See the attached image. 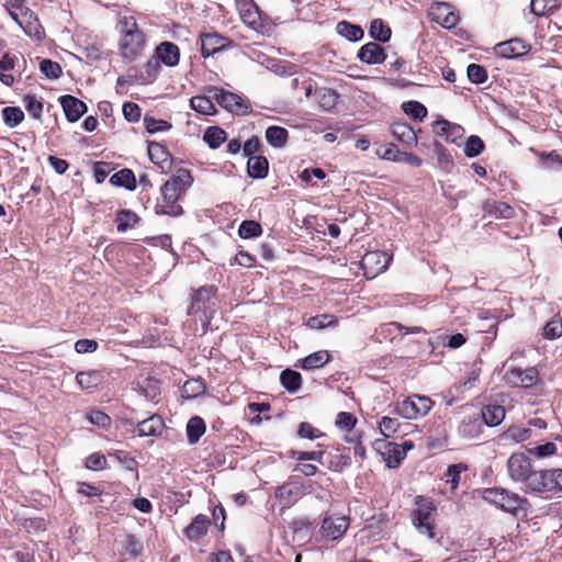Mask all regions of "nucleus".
<instances>
[{"mask_svg": "<svg viewBox=\"0 0 562 562\" xmlns=\"http://www.w3.org/2000/svg\"><path fill=\"white\" fill-rule=\"evenodd\" d=\"M234 4L239 19L248 29L262 33L270 26L269 16L255 0H234Z\"/></svg>", "mask_w": 562, "mask_h": 562, "instance_id": "5", "label": "nucleus"}, {"mask_svg": "<svg viewBox=\"0 0 562 562\" xmlns=\"http://www.w3.org/2000/svg\"><path fill=\"white\" fill-rule=\"evenodd\" d=\"M211 526V519L203 514L196 515L184 528L183 533L189 541H199L206 536Z\"/></svg>", "mask_w": 562, "mask_h": 562, "instance_id": "23", "label": "nucleus"}, {"mask_svg": "<svg viewBox=\"0 0 562 562\" xmlns=\"http://www.w3.org/2000/svg\"><path fill=\"white\" fill-rule=\"evenodd\" d=\"M428 19L443 29L451 30L459 23L460 15L448 2H434L428 10Z\"/></svg>", "mask_w": 562, "mask_h": 562, "instance_id": "10", "label": "nucleus"}, {"mask_svg": "<svg viewBox=\"0 0 562 562\" xmlns=\"http://www.w3.org/2000/svg\"><path fill=\"white\" fill-rule=\"evenodd\" d=\"M560 7V0H531L530 2V10L536 16L553 14Z\"/></svg>", "mask_w": 562, "mask_h": 562, "instance_id": "40", "label": "nucleus"}, {"mask_svg": "<svg viewBox=\"0 0 562 562\" xmlns=\"http://www.w3.org/2000/svg\"><path fill=\"white\" fill-rule=\"evenodd\" d=\"M537 434L526 425H512L498 436V439L505 443H520L532 439Z\"/></svg>", "mask_w": 562, "mask_h": 562, "instance_id": "24", "label": "nucleus"}, {"mask_svg": "<svg viewBox=\"0 0 562 562\" xmlns=\"http://www.w3.org/2000/svg\"><path fill=\"white\" fill-rule=\"evenodd\" d=\"M434 406V402L426 395H411L404 401L397 402L395 413L406 419H417L427 415Z\"/></svg>", "mask_w": 562, "mask_h": 562, "instance_id": "7", "label": "nucleus"}, {"mask_svg": "<svg viewBox=\"0 0 562 562\" xmlns=\"http://www.w3.org/2000/svg\"><path fill=\"white\" fill-rule=\"evenodd\" d=\"M75 36L76 46L83 57L89 60L101 58L103 45L95 35L83 29L76 27Z\"/></svg>", "mask_w": 562, "mask_h": 562, "instance_id": "11", "label": "nucleus"}, {"mask_svg": "<svg viewBox=\"0 0 562 562\" xmlns=\"http://www.w3.org/2000/svg\"><path fill=\"white\" fill-rule=\"evenodd\" d=\"M503 380L510 387L529 389L543 384L536 367H510L505 371Z\"/></svg>", "mask_w": 562, "mask_h": 562, "instance_id": "8", "label": "nucleus"}, {"mask_svg": "<svg viewBox=\"0 0 562 562\" xmlns=\"http://www.w3.org/2000/svg\"><path fill=\"white\" fill-rule=\"evenodd\" d=\"M369 35L381 43H386L392 36V30L382 19H374L370 23Z\"/></svg>", "mask_w": 562, "mask_h": 562, "instance_id": "38", "label": "nucleus"}, {"mask_svg": "<svg viewBox=\"0 0 562 562\" xmlns=\"http://www.w3.org/2000/svg\"><path fill=\"white\" fill-rule=\"evenodd\" d=\"M262 226L252 220L243 221L238 227V236L243 239L259 237L262 235Z\"/></svg>", "mask_w": 562, "mask_h": 562, "instance_id": "47", "label": "nucleus"}, {"mask_svg": "<svg viewBox=\"0 0 562 562\" xmlns=\"http://www.w3.org/2000/svg\"><path fill=\"white\" fill-rule=\"evenodd\" d=\"M108 464L106 458L100 452H94L86 458L85 467L91 471H100L105 469Z\"/></svg>", "mask_w": 562, "mask_h": 562, "instance_id": "62", "label": "nucleus"}, {"mask_svg": "<svg viewBox=\"0 0 562 562\" xmlns=\"http://www.w3.org/2000/svg\"><path fill=\"white\" fill-rule=\"evenodd\" d=\"M87 418L91 424L100 428L108 429L111 427V417L102 411L91 409L87 414Z\"/></svg>", "mask_w": 562, "mask_h": 562, "instance_id": "58", "label": "nucleus"}, {"mask_svg": "<svg viewBox=\"0 0 562 562\" xmlns=\"http://www.w3.org/2000/svg\"><path fill=\"white\" fill-rule=\"evenodd\" d=\"M305 494V486L300 481L290 480L276 490L274 497L283 507L293 506Z\"/></svg>", "mask_w": 562, "mask_h": 562, "instance_id": "14", "label": "nucleus"}, {"mask_svg": "<svg viewBox=\"0 0 562 562\" xmlns=\"http://www.w3.org/2000/svg\"><path fill=\"white\" fill-rule=\"evenodd\" d=\"M193 178L188 169H178L161 187L162 203L155 206L158 215L178 217L183 214V209L178 204L186 191L192 186Z\"/></svg>", "mask_w": 562, "mask_h": 562, "instance_id": "1", "label": "nucleus"}, {"mask_svg": "<svg viewBox=\"0 0 562 562\" xmlns=\"http://www.w3.org/2000/svg\"><path fill=\"white\" fill-rule=\"evenodd\" d=\"M116 229L120 233H125L134 228L140 221L139 216L132 210H119L115 214Z\"/></svg>", "mask_w": 562, "mask_h": 562, "instance_id": "35", "label": "nucleus"}, {"mask_svg": "<svg viewBox=\"0 0 562 562\" xmlns=\"http://www.w3.org/2000/svg\"><path fill=\"white\" fill-rule=\"evenodd\" d=\"M144 125L145 130L149 134H154L157 132H167L172 127V124L170 122L161 119H155L147 114L144 116Z\"/></svg>", "mask_w": 562, "mask_h": 562, "instance_id": "53", "label": "nucleus"}, {"mask_svg": "<svg viewBox=\"0 0 562 562\" xmlns=\"http://www.w3.org/2000/svg\"><path fill=\"white\" fill-rule=\"evenodd\" d=\"M336 30L339 35L346 37L348 41L357 42L363 38L364 31L360 25L352 24L348 21L338 22Z\"/></svg>", "mask_w": 562, "mask_h": 562, "instance_id": "44", "label": "nucleus"}, {"mask_svg": "<svg viewBox=\"0 0 562 562\" xmlns=\"http://www.w3.org/2000/svg\"><path fill=\"white\" fill-rule=\"evenodd\" d=\"M531 492L562 493V468L538 470L531 477Z\"/></svg>", "mask_w": 562, "mask_h": 562, "instance_id": "6", "label": "nucleus"}, {"mask_svg": "<svg viewBox=\"0 0 562 562\" xmlns=\"http://www.w3.org/2000/svg\"><path fill=\"white\" fill-rule=\"evenodd\" d=\"M505 415L506 411L504 406L496 403H490L481 408V413L477 416H480L482 424L488 427H495L504 420Z\"/></svg>", "mask_w": 562, "mask_h": 562, "instance_id": "26", "label": "nucleus"}, {"mask_svg": "<svg viewBox=\"0 0 562 562\" xmlns=\"http://www.w3.org/2000/svg\"><path fill=\"white\" fill-rule=\"evenodd\" d=\"M123 24L128 27L120 42L121 56L128 60H136L145 49V34L138 30L136 20L133 16L124 18Z\"/></svg>", "mask_w": 562, "mask_h": 562, "instance_id": "2", "label": "nucleus"}, {"mask_svg": "<svg viewBox=\"0 0 562 562\" xmlns=\"http://www.w3.org/2000/svg\"><path fill=\"white\" fill-rule=\"evenodd\" d=\"M507 470L513 481L524 483L531 491V477L537 471L532 469V463L527 456L513 453L507 461Z\"/></svg>", "mask_w": 562, "mask_h": 562, "instance_id": "9", "label": "nucleus"}, {"mask_svg": "<svg viewBox=\"0 0 562 562\" xmlns=\"http://www.w3.org/2000/svg\"><path fill=\"white\" fill-rule=\"evenodd\" d=\"M187 439L190 445H195L199 442L201 437L206 431V425L202 417L193 416L187 423Z\"/></svg>", "mask_w": 562, "mask_h": 562, "instance_id": "36", "label": "nucleus"}, {"mask_svg": "<svg viewBox=\"0 0 562 562\" xmlns=\"http://www.w3.org/2000/svg\"><path fill=\"white\" fill-rule=\"evenodd\" d=\"M191 108L200 114L211 115L216 112L215 105L209 97L195 95L190 99Z\"/></svg>", "mask_w": 562, "mask_h": 562, "instance_id": "48", "label": "nucleus"}, {"mask_svg": "<svg viewBox=\"0 0 562 562\" xmlns=\"http://www.w3.org/2000/svg\"><path fill=\"white\" fill-rule=\"evenodd\" d=\"M314 522L308 518H299L291 522V529L293 531V538L300 537L303 538L306 536L313 528Z\"/></svg>", "mask_w": 562, "mask_h": 562, "instance_id": "59", "label": "nucleus"}, {"mask_svg": "<svg viewBox=\"0 0 562 562\" xmlns=\"http://www.w3.org/2000/svg\"><path fill=\"white\" fill-rule=\"evenodd\" d=\"M40 69L48 79H57L63 72L60 65L50 59H43L40 63Z\"/></svg>", "mask_w": 562, "mask_h": 562, "instance_id": "61", "label": "nucleus"}, {"mask_svg": "<svg viewBox=\"0 0 562 562\" xmlns=\"http://www.w3.org/2000/svg\"><path fill=\"white\" fill-rule=\"evenodd\" d=\"M201 41V55L207 58L226 47L231 46L233 41L220 33H202L200 35Z\"/></svg>", "mask_w": 562, "mask_h": 562, "instance_id": "15", "label": "nucleus"}, {"mask_svg": "<svg viewBox=\"0 0 562 562\" xmlns=\"http://www.w3.org/2000/svg\"><path fill=\"white\" fill-rule=\"evenodd\" d=\"M104 381V372L102 370L80 371L76 374L77 384L87 392L98 389Z\"/></svg>", "mask_w": 562, "mask_h": 562, "instance_id": "27", "label": "nucleus"}, {"mask_svg": "<svg viewBox=\"0 0 562 562\" xmlns=\"http://www.w3.org/2000/svg\"><path fill=\"white\" fill-rule=\"evenodd\" d=\"M387 55L385 49L376 42H369L360 47L357 58L367 65L383 64Z\"/></svg>", "mask_w": 562, "mask_h": 562, "instance_id": "21", "label": "nucleus"}, {"mask_svg": "<svg viewBox=\"0 0 562 562\" xmlns=\"http://www.w3.org/2000/svg\"><path fill=\"white\" fill-rule=\"evenodd\" d=\"M15 18L16 20L14 21L23 29L26 35L38 40L42 37L44 30L38 18L31 9L25 8L23 11L19 12Z\"/></svg>", "mask_w": 562, "mask_h": 562, "instance_id": "20", "label": "nucleus"}, {"mask_svg": "<svg viewBox=\"0 0 562 562\" xmlns=\"http://www.w3.org/2000/svg\"><path fill=\"white\" fill-rule=\"evenodd\" d=\"M485 214L494 216L495 218H512L515 215L514 209L506 202L502 201H485L483 204Z\"/></svg>", "mask_w": 562, "mask_h": 562, "instance_id": "30", "label": "nucleus"}, {"mask_svg": "<svg viewBox=\"0 0 562 562\" xmlns=\"http://www.w3.org/2000/svg\"><path fill=\"white\" fill-rule=\"evenodd\" d=\"M416 509L412 513V522L415 528L428 538H435V518L437 507L434 501L427 496L415 497Z\"/></svg>", "mask_w": 562, "mask_h": 562, "instance_id": "4", "label": "nucleus"}, {"mask_svg": "<svg viewBox=\"0 0 562 562\" xmlns=\"http://www.w3.org/2000/svg\"><path fill=\"white\" fill-rule=\"evenodd\" d=\"M392 135L407 146L417 145V135L414 128L404 122H395L391 125Z\"/></svg>", "mask_w": 562, "mask_h": 562, "instance_id": "29", "label": "nucleus"}, {"mask_svg": "<svg viewBox=\"0 0 562 562\" xmlns=\"http://www.w3.org/2000/svg\"><path fill=\"white\" fill-rule=\"evenodd\" d=\"M469 467L465 463L450 464L446 472V483L450 485V491L454 492L460 483L461 473L468 471Z\"/></svg>", "mask_w": 562, "mask_h": 562, "instance_id": "46", "label": "nucleus"}, {"mask_svg": "<svg viewBox=\"0 0 562 562\" xmlns=\"http://www.w3.org/2000/svg\"><path fill=\"white\" fill-rule=\"evenodd\" d=\"M24 105L30 115L40 119L43 112V103L37 100L35 94H26L24 97Z\"/></svg>", "mask_w": 562, "mask_h": 562, "instance_id": "60", "label": "nucleus"}, {"mask_svg": "<svg viewBox=\"0 0 562 562\" xmlns=\"http://www.w3.org/2000/svg\"><path fill=\"white\" fill-rule=\"evenodd\" d=\"M302 375L300 372L285 369L280 374L281 385L290 393L297 392L302 386Z\"/></svg>", "mask_w": 562, "mask_h": 562, "instance_id": "43", "label": "nucleus"}, {"mask_svg": "<svg viewBox=\"0 0 562 562\" xmlns=\"http://www.w3.org/2000/svg\"><path fill=\"white\" fill-rule=\"evenodd\" d=\"M339 99L338 92L333 88L315 87L314 101L324 111H331Z\"/></svg>", "mask_w": 562, "mask_h": 562, "instance_id": "28", "label": "nucleus"}, {"mask_svg": "<svg viewBox=\"0 0 562 562\" xmlns=\"http://www.w3.org/2000/svg\"><path fill=\"white\" fill-rule=\"evenodd\" d=\"M216 292L217 288L214 285H203L193 290L187 314L195 315L200 312H205L207 303L216 295Z\"/></svg>", "mask_w": 562, "mask_h": 562, "instance_id": "17", "label": "nucleus"}, {"mask_svg": "<svg viewBox=\"0 0 562 562\" xmlns=\"http://www.w3.org/2000/svg\"><path fill=\"white\" fill-rule=\"evenodd\" d=\"M468 78L472 83L480 85L487 80V70L479 64H470L467 69Z\"/></svg>", "mask_w": 562, "mask_h": 562, "instance_id": "55", "label": "nucleus"}, {"mask_svg": "<svg viewBox=\"0 0 562 562\" xmlns=\"http://www.w3.org/2000/svg\"><path fill=\"white\" fill-rule=\"evenodd\" d=\"M227 138L226 132L220 126H210L203 135L204 142L210 148H218Z\"/></svg>", "mask_w": 562, "mask_h": 562, "instance_id": "45", "label": "nucleus"}, {"mask_svg": "<svg viewBox=\"0 0 562 562\" xmlns=\"http://www.w3.org/2000/svg\"><path fill=\"white\" fill-rule=\"evenodd\" d=\"M206 392V383L202 378H192L187 380L181 387V396L187 400H193Z\"/></svg>", "mask_w": 562, "mask_h": 562, "instance_id": "33", "label": "nucleus"}, {"mask_svg": "<svg viewBox=\"0 0 562 562\" xmlns=\"http://www.w3.org/2000/svg\"><path fill=\"white\" fill-rule=\"evenodd\" d=\"M390 260L391 258L384 251H368L363 255L360 266L363 270V274L368 279H372L387 268Z\"/></svg>", "mask_w": 562, "mask_h": 562, "instance_id": "12", "label": "nucleus"}, {"mask_svg": "<svg viewBox=\"0 0 562 562\" xmlns=\"http://www.w3.org/2000/svg\"><path fill=\"white\" fill-rule=\"evenodd\" d=\"M351 465V458L348 453L338 452L330 457L328 469L334 472H342Z\"/></svg>", "mask_w": 562, "mask_h": 562, "instance_id": "56", "label": "nucleus"}, {"mask_svg": "<svg viewBox=\"0 0 562 562\" xmlns=\"http://www.w3.org/2000/svg\"><path fill=\"white\" fill-rule=\"evenodd\" d=\"M401 424L397 418L389 416H383L379 422V429L385 438L394 436L397 432Z\"/></svg>", "mask_w": 562, "mask_h": 562, "instance_id": "54", "label": "nucleus"}, {"mask_svg": "<svg viewBox=\"0 0 562 562\" xmlns=\"http://www.w3.org/2000/svg\"><path fill=\"white\" fill-rule=\"evenodd\" d=\"M406 115L415 121L422 122L428 114L427 108L418 101H407L402 104Z\"/></svg>", "mask_w": 562, "mask_h": 562, "instance_id": "49", "label": "nucleus"}, {"mask_svg": "<svg viewBox=\"0 0 562 562\" xmlns=\"http://www.w3.org/2000/svg\"><path fill=\"white\" fill-rule=\"evenodd\" d=\"M1 113L4 124L11 128L18 126L24 120V112L19 106H5Z\"/></svg>", "mask_w": 562, "mask_h": 562, "instance_id": "50", "label": "nucleus"}, {"mask_svg": "<svg viewBox=\"0 0 562 562\" xmlns=\"http://www.w3.org/2000/svg\"><path fill=\"white\" fill-rule=\"evenodd\" d=\"M562 335V322L560 319L549 321L542 331V336L546 339H555Z\"/></svg>", "mask_w": 562, "mask_h": 562, "instance_id": "63", "label": "nucleus"}, {"mask_svg": "<svg viewBox=\"0 0 562 562\" xmlns=\"http://www.w3.org/2000/svg\"><path fill=\"white\" fill-rule=\"evenodd\" d=\"M434 147L439 167L442 170L450 171L454 164L448 149L439 142H435Z\"/></svg>", "mask_w": 562, "mask_h": 562, "instance_id": "52", "label": "nucleus"}, {"mask_svg": "<svg viewBox=\"0 0 562 562\" xmlns=\"http://www.w3.org/2000/svg\"><path fill=\"white\" fill-rule=\"evenodd\" d=\"M531 46L521 38H512L502 43H498L495 47V54L503 58H518L528 54Z\"/></svg>", "mask_w": 562, "mask_h": 562, "instance_id": "18", "label": "nucleus"}, {"mask_svg": "<svg viewBox=\"0 0 562 562\" xmlns=\"http://www.w3.org/2000/svg\"><path fill=\"white\" fill-rule=\"evenodd\" d=\"M16 59V56L10 53H5L0 59V70L2 71L0 72V81L8 87H12L15 79L13 75L7 74V71L14 69Z\"/></svg>", "mask_w": 562, "mask_h": 562, "instance_id": "41", "label": "nucleus"}, {"mask_svg": "<svg viewBox=\"0 0 562 562\" xmlns=\"http://www.w3.org/2000/svg\"><path fill=\"white\" fill-rule=\"evenodd\" d=\"M485 148L484 142L476 135H471L464 147V155L469 158L479 156Z\"/></svg>", "mask_w": 562, "mask_h": 562, "instance_id": "57", "label": "nucleus"}, {"mask_svg": "<svg viewBox=\"0 0 562 562\" xmlns=\"http://www.w3.org/2000/svg\"><path fill=\"white\" fill-rule=\"evenodd\" d=\"M165 427V422L158 414H153L136 424V430L139 437H160Z\"/></svg>", "mask_w": 562, "mask_h": 562, "instance_id": "22", "label": "nucleus"}, {"mask_svg": "<svg viewBox=\"0 0 562 562\" xmlns=\"http://www.w3.org/2000/svg\"><path fill=\"white\" fill-rule=\"evenodd\" d=\"M459 434L464 438H477L482 434V422L480 416H468L459 425Z\"/></svg>", "mask_w": 562, "mask_h": 562, "instance_id": "34", "label": "nucleus"}, {"mask_svg": "<svg viewBox=\"0 0 562 562\" xmlns=\"http://www.w3.org/2000/svg\"><path fill=\"white\" fill-rule=\"evenodd\" d=\"M110 183L133 191L136 189V178L132 169L123 168L111 176Z\"/></svg>", "mask_w": 562, "mask_h": 562, "instance_id": "37", "label": "nucleus"}, {"mask_svg": "<svg viewBox=\"0 0 562 562\" xmlns=\"http://www.w3.org/2000/svg\"><path fill=\"white\" fill-rule=\"evenodd\" d=\"M329 360L330 355L327 350H318L301 359L297 367L306 371L319 369L328 363Z\"/></svg>", "mask_w": 562, "mask_h": 562, "instance_id": "32", "label": "nucleus"}, {"mask_svg": "<svg viewBox=\"0 0 562 562\" xmlns=\"http://www.w3.org/2000/svg\"><path fill=\"white\" fill-rule=\"evenodd\" d=\"M350 525V517L344 516H325L321 524V535L326 540H338L340 539Z\"/></svg>", "mask_w": 562, "mask_h": 562, "instance_id": "13", "label": "nucleus"}, {"mask_svg": "<svg viewBox=\"0 0 562 562\" xmlns=\"http://www.w3.org/2000/svg\"><path fill=\"white\" fill-rule=\"evenodd\" d=\"M357 424V417L352 413L340 412L336 417V426L340 429L350 431Z\"/></svg>", "mask_w": 562, "mask_h": 562, "instance_id": "64", "label": "nucleus"}, {"mask_svg": "<svg viewBox=\"0 0 562 562\" xmlns=\"http://www.w3.org/2000/svg\"><path fill=\"white\" fill-rule=\"evenodd\" d=\"M266 139L272 147L282 148L288 143L289 132L284 127L272 125L266 130Z\"/></svg>", "mask_w": 562, "mask_h": 562, "instance_id": "39", "label": "nucleus"}, {"mask_svg": "<svg viewBox=\"0 0 562 562\" xmlns=\"http://www.w3.org/2000/svg\"><path fill=\"white\" fill-rule=\"evenodd\" d=\"M269 161L265 156H250L247 161L248 176L254 179H263L268 176Z\"/></svg>", "mask_w": 562, "mask_h": 562, "instance_id": "31", "label": "nucleus"}, {"mask_svg": "<svg viewBox=\"0 0 562 562\" xmlns=\"http://www.w3.org/2000/svg\"><path fill=\"white\" fill-rule=\"evenodd\" d=\"M155 57L167 67H175L180 61V49L172 42H162L156 47Z\"/></svg>", "mask_w": 562, "mask_h": 562, "instance_id": "25", "label": "nucleus"}, {"mask_svg": "<svg viewBox=\"0 0 562 562\" xmlns=\"http://www.w3.org/2000/svg\"><path fill=\"white\" fill-rule=\"evenodd\" d=\"M214 98L221 106L231 112H247L249 109L240 95L221 88H214Z\"/></svg>", "mask_w": 562, "mask_h": 562, "instance_id": "19", "label": "nucleus"}, {"mask_svg": "<svg viewBox=\"0 0 562 562\" xmlns=\"http://www.w3.org/2000/svg\"><path fill=\"white\" fill-rule=\"evenodd\" d=\"M414 442L406 440L398 445L396 442H387L385 445L386 451L383 453V459L389 469H397L402 464L403 460L409 450L414 449Z\"/></svg>", "mask_w": 562, "mask_h": 562, "instance_id": "16", "label": "nucleus"}, {"mask_svg": "<svg viewBox=\"0 0 562 562\" xmlns=\"http://www.w3.org/2000/svg\"><path fill=\"white\" fill-rule=\"evenodd\" d=\"M338 319L331 314H319L307 319L306 325L312 329H324L329 326H336Z\"/></svg>", "mask_w": 562, "mask_h": 562, "instance_id": "51", "label": "nucleus"}, {"mask_svg": "<svg viewBox=\"0 0 562 562\" xmlns=\"http://www.w3.org/2000/svg\"><path fill=\"white\" fill-rule=\"evenodd\" d=\"M482 498L514 516H517L520 510H525V506L528 505V501L526 498L502 487L485 488L482 492Z\"/></svg>", "mask_w": 562, "mask_h": 562, "instance_id": "3", "label": "nucleus"}, {"mask_svg": "<svg viewBox=\"0 0 562 562\" xmlns=\"http://www.w3.org/2000/svg\"><path fill=\"white\" fill-rule=\"evenodd\" d=\"M148 156L151 162L161 168H164L165 164H167L171 158V155L166 146L156 142H149Z\"/></svg>", "mask_w": 562, "mask_h": 562, "instance_id": "42", "label": "nucleus"}]
</instances>
